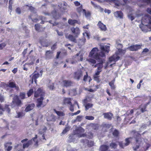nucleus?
<instances>
[{
	"instance_id": "18",
	"label": "nucleus",
	"mask_w": 151,
	"mask_h": 151,
	"mask_svg": "<svg viewBox=\"0 0 151 151\" xmlns=\"http://www.w3.org/2000/svg\"><path fill=\"white\" fill-rule=\"evenodd\" d=\"M66 4V3L64 2L63 4L60 3L58 5L61 11L63 12H65L67 9V5Z\"/></svg>"
},
{
	"instance_id": "35",
	"label": "nucleus",
	"mask_w": 151,
	"mask_h": 151,
	"mask_svg": "<svg viewBox=\"0 0 151 151\" xmlns=\"http://www.w3.org/2000/svg\"><path fill=\"white\" fill-rule=\"evenodd\" d=\"M102 68L101 66H100L99 67H98L96 71L95 74L93 75L98 76L100 73L101 72Z\"/></svg>"
},
{
	"instance_id": "36",
	"label": "nucleus",
	"mask_w": 151,
	"mask_h": 151,
	"mask_svg": "<svg viewBox=\"0 0 151 151\" xmlns=\"http://www.w3.org/2000/svg\"><path fill=\"white\" fill-rule=\"evenodd\" d=\"M71 99L70 98H65L63 100L64 104H72Z\"/></svg>"
},
{
	"instance_id": "30",
	"label": "nucleus",
	"mask_w": 151,
	"mask_h": 151,
	"mask_svg": "<svg viewBox=\"0 0 151 151\" xmlns=\"http://www.w3.org/2000/svg\"><path fill=\"white\" fill-rule=\"evenodd\" d=\"M33 16V14H31L29 16V17L30 19H31L32 22H37L39 21V19L37 18V15L36 14H35V18H32V17Z\"/></svg>"
},
{
	"instance_id": "24",
	"label": "nucleus",
	"mask_w": 151,
	"mask_h": 151,
	"mask_svg": "<svg viewBox=\"0 0 151 151\" xmlns=\"http://www.w3.org/2000/svg\"><path fill=\"white\" fill-rule=\"evenodd\" d=\"M13 102L14 104H22L21 100L17 96H15L14 97Z\"/></svg>"
},
{
	"instance_id": "55",
	"label": "nucleus",
	"mask_w": 151,
	"mask_h": 151,
	"mask_svg": "<svg viewBox=\"0 0 151 151\" xmlns=\"http://www.w3.org/2000/svg\"><path fill=\"white\" fill-rule=\"evenodd\" d=\"M35 30L37 31H39L40 29V25L39 24H36L35 25Z\"/></svg>"
},
{
	"instance_id": "53",
	"label": "nucleus",
	"mask_w": 151,
	"mask_h": 151,
	"mask_svg": "<svg viewBox=\"0 0 151 151\" xmlns=\"http://www.w3.org/2000/svg\"><path fill=\"white\" fill-rule=\"evenodd\" d=\"M20 98L22 99L25 98V94L24 92L20 93L19 95Z\"/></svg>"
},
{
	"instance_id": "45",
	"label": "nucleus",
	"mask_w": 151,
	"mask_h": 151,
	"mask_svg": "<svg viewBox=\"0 0 151 151\" xmlns=\"http://www.w3.org/2000/svg\"><path fill=\"white\" fill-rule=\"evenodd\" d=\"M34 91L32 88L30 89L27 93V94L28 97L30 96L33 93Z\"/></svg>"
},
{
	"instance_id": "7",
	"label": "nucleus",
	"mask_w": 151,
	"mask_h": 151,
	"mask_svg": "<svg viewBox=\"0 0 151 151\" xmlns=\"http://www.w3.org/2000/svg\"><path fill=\"white\" fill-rule=\"evenodd\" d=\"M9 105L5 104L4 107L0 105V115L3 114V112L6 111L8 113H9L10 111V108L9 107Z\"/></svg>"
},
{
	"instance_id": "40",
	"label": "nucleus",
	"mask_w": 151,
	"mask_h": 151,
	"mask_svg": "<svg viewBox=\"0 0 151 151\" xmlns=\"http://www.w3.org/2000/svg\"><path fill=\"white\" fill-rule=\"evenodd\" d=\"M52 13L53 18L55 19H56L58 18V15L56 11H52Z\"/></svg>"
},
{
	"instance_id": "27",
	"label": "nucleus",
	"mask_w": 151,
	"mask_h": 151,
	"mask_svg": "<svg viewBox=\"0 0 151 151\" xmlns=\"http://www.w3.org/2000/svg\"><path fill=\"white\" fill-rule=\"evenodd\" d=\"M68 22L69 24L74 26L76 24L78 23V21L77 20L75 19H69L68 21Z\"/></svg>"
},
{
	"instance_id": "28",
	"label": "nucleus",
	"mask_w": 151,
	"mask_h": 151,
	"mask_svg": "<svg viewBox=\"0 0 151 151\" xmlns=\"http://www.w3.org/2000/svg\"><path fill=\"white\" fill-rule=\"evenodd\" d=\"M47 120L49 122H55L56 120V117L53 114H52L48 116Z\"/></svg>"
},
{
	"instance_id": "49",
	"label": "nucleus",
	"mask_w": 151,
	"mask_h": 151,
	"mask_svg": "<svg viewBox=\"0 0 151 151\" xmlns=\"http://www.w3.org/2000/svg\"><path fill=\"white\" fill-rule=\"evenodd\" d=\"M110 146L111 147V148L115 149L116 148L117 145L115 143L112 142L110 144Z\"/></svg>"
},
{
	"instance_id": "56",
	"label": "nucleus",
	"mask_w": 151,
	"mask_h": 151,
	"mask_svg": "<svg viewBox=\"0 0 151 151\" xmlns=\"http://www.w3.org/2000/svg\"><path fill=\"white\" fill-rule=\"evenodd\" d=\"M85 118L87 120H93L94 119V118L92 116H86Z\"/></svg>"
},
{
	"instance_id": "44",
	"label": "nucleus",
	"mask_w": 151,
	"mask_h": 151,
	"mask_svg": "<svg viewBox=\"0 0 151 151\" xmlns=\"http://www.w3.org/2000/svg\"><path fill=\"white\" fill-rule=\"evenodd\" d=\"M70 129V127L69 126H67L66 127L63 131L61 133L62 134H66L68 131Z\"/></svg>"
},
{
	"instance_id": "26",
	"label": "nucleus",
	"mask_w": 151,
	"mask_h": 151,
	"mask_svg": "<svg viewBox=\"0 0 151 151\" xmlns=\"http://www.w3.org/2000/svg\"><path fill=\"white\" fill-rule=\"evenodd\" d=\"M103 115L105 118L109 120H111L112 119V116L113 115L112 114L110 113H105L103 114Z\"/></svg>"
},
{
	"instance_id": "63",
	"label": "nucleus",
	"mask_w": 151,
	"mask_h": 151,
	"mask_svg": "<svg viewBox=\"0 0 151 151\" xmlns=\"http://www.w3.org/2000/svg\"><path fill=\"white\" fill-rule=\"evenodd\" d=\"M128 17L129 18V19H130L131 21H132L134 19V17L132 16V14H130L129 15Z\"/></svg>"
},
{
	"instance_id": "54",
	"label": "nucleus",
	"mask_w": 151,
	"mask_h": 151,
	"mask_svg": "<svg viewBox=\"0 0 151 151\" xmlns=\"http://www.w3.org/2000/svg\"><path fill=\"white\" fill-rule=\"evenodd\" d=\"M25 115V114L22 112H20L17 113V118H20L24 116Z\"/></svg>"
},
{
	"instance_id": "13",
	"label": "nucleus",
	"mask_w": 151,
	"mask_h": 151,
	"mask_svg": "<svg viewBox=\"0 0 151 151\" xmlns=\"http://www.w3.org/2000/svg\"><path fill=\"white\" fill-rule=\"evenodd\" d=\"M63 86L65 87H70L72 86L73 82L70 80H64L63 81Z\"/></svg>"
},
{
	"instance_id": "25",
	"label": "nucleus",
	"mask_w": 151,
	"mask_h": 151,
	"mask_svg": "<svg viewBox=\"0 0 151 151\" xmlns=\"http://www.w3.org/2000/svg\"><path fill=\"white\" fill-rule=\"evenodd\" d=\"M40 43L43 47H47L50 45V43L48 42L47 40H45L43 41H40Z\"/></svg>"
},
{
	"instance_id": "3",
	"label": "nucleus",
	"mask_w": 151,
	"mask_h": 151,
	"mask_svg": "<svg viewBox=\"0 0 151 151\" xmlns=\"http://www.w3.org/2000/svg\"><path fill=\"white\" fill-rule=\"evenodd\" d=\"M132 139V137H129L125 139V143H123L122 142H119L120 147L122 148H124V147L128 146L131 142Z\"/></svg>"
},
{
	"instance_id": "50",
	"label": "nucleus",
	"mask_w": 151,
	"mask_h": 151,
	"mask_svg": "<svg viewBox=\"0 0 151 151\" xmlns=\"http://www.w3.org/2000/svg\"><path fill=\"white\" fill-rule=\"evenodd\" d=\"M82 118V116H77L76 119L74 120V122H75L76 121L81 122Z\"/></svg>"
},
{
	"instance_id": "42",
	"label": "nucleus",
	"mask_w": 151,
	"mask_h": 151,
	"mask_svg": "<svg viewBox=\"0 0 151 151\" xmlns=\"http://www.w3.org/2000/svg\"><path fill=\"white\" fill-rule=\"evenodd\" d=\"M34 60L33 59V60H32L31 62H29L27 63H25L24 65L23 69L27 71L28 70V69L27 68H26L25 67V65L26 64H27L28 65H32L34 64Z\"/></svg>"
},
{
	"instance_id": "5",
	"label": "nucleus",
	"mask_w": 151,
	"mask_h": 151,
	"mask_svg": "<svg viewBox=\"0 0 151 151\" xmlns=\"http://www.w3.org/2000/svg\"><path fill=\"white\" fill-rule=\"evenodd\" d=\"M85 131L84 129L81 127H78L74 131V134H76L79 137H84L85 134H82Z\"/></svg>"
},
{
	"instance_id": "9",
	"label": "nucleus",
	"mask_w": 151,
	"mask_h": 151,
	"mask_svg": "<svg viewBox=\"0 0 151 151\" xmlns=\"http://www.w3.org/2000/svg\"><path fill=\"white\" fill-rule=\"evenodd\" d=\"M100 48L101 50L100 52H102L105 54V53H108L110 51V47L108 45H101Z\"/></svg>"
},
{
	"instance_id": "10",
	"label": "nucleus",
	"mask_w": 151,
	"mask_h": 151,
	"mask_svg": "<svg viewBox=\"0 0 151 151\" xmlns=\"http://www.w3.org/2000/svg\"><path fill=\"white\" fill-rule=\"evenodd\" d=\"M65 38L68 39L70 41L74 42L75 43H77V40L76 39V38L78 37H76L75 35L73 36V35L69 34L68 35L67 34L65 35Z\"/></svg>"
},
{
	"instance_id": "39",
	"label": "nucleus",
	"mask_w": 151,
	"mask_h": 151,
	"mask_svg": "<svg viewBox=\"0 0 151 151\" xmlns=\"http://www.w3.org/2000/svg\"><path fill=\"white\" fill-rule=\"evenodd\" d=\"M113 135L116 137H118L119 136V132L116 129H115L112 133Z\"/></svg>"
},
{
	"instance_id": "38",
	"label": "nucleus",
	"mask_w": 151,
	"mask_h": 151,
	"mask_svg": "<svg viewBox=\"0 0 151 151\" xmlns=\"http://www.w3.org/2000/svg\"><path fill=\"white\" fill-rule=\"evenodd\" d=\"M25 6L26 7H29V10H30L31 12H32L33 13H34L35 12L36 9L34 7L31 6H29L28 4H25Z\"/></svg>"
},
{
	"instance_id": "52",
	"label": "nucleus",
	"mask_w": 151,
	"mask_h": 151,
	"mask_svg": "<svg viewBox=\"0 0 151 151\" xmlns=\"http://www.w3.org/2000/svg\"><path fill=\"white\" fill-rule=\"evenodd\" d=\"M93 78L94 80L96 81L98 83H99L100 82V80L99 79V76L93 75Z\"/></svg>"
},
{
	"instance_id": "21",
	"label": "nucleus",
	"mask_w": 151,
	"mask_h": 151,
	"mask_svg": "<svg viewBox=\"0 0 151 151\" xmlns=\"http://www.w3.org/2000/svg\"><path fill=\"white\" fill-rule=\"evenodd\" d=\"M97 60L99 62V63L95 65L94 66L93 68H96L97 67H99L100 66H102V68H103V64L105 61V59H100V60Z\"/></svg>"
},
{
	"instance_id": "62",
	"label": "nucleus",
	"mask_w": 151,
	"mask_h": 151,
	"mask_svg": "<svg viewBox=\"0 0 151 151\" xmlns=\"http://www.w3.org/2000/svg\"><path fill=\"white\" fill-rule=\"evenodd\" d=\"M6 45V44L5 43H2L0 44V50H2Z\"/></svg>"
},
{
	"instance_id": "15",
	"label": "nucleus",
	"mask_w": 151,
	"mask_h": 151,
	"mask_svg": "<svg viewBox=\"0 0 151 151\" xmlns=\"http://www.w3.org/2000/svg\"><path fill=\"white\" fill-rule=\"evenodd\" d=\"M33 75L31 79V83H33L34 81L36 84L37 83V79L39 77L40 74L39 73L33 74Z\"/></svg>"
},
{
	"instance_id": "8",
	"label": "nucleus",
	"mask_w": 151,
	"mask_h": 151,
	"mask_svg": "<svg viewBox=\"0 0 151 151\" xmlns=\"http://www.w3.org/2000/svg\"><path fill=\"white\" fill-rule=\"evenodd\" d=\"M82 76L83 73L82 71L81 70H79L74 73V78L77 80H79Z\"/></svg>"
},
{
	"instance_id": "12",
	"label": "nucleus",
	"mask_w": 151,
	"mask_h": 151,
	"mask_svg": "<svg viewBox=\"0 0 151 151\" xmlns=\"http://www.w3.org/2000/svg\"><path fill=\"white\" fill-rule=\"evenodd\" d=\"M70 30L72 33L75 35L76 37H78V35L80 33V30L78 27L76 28L72 27L71 28Z\"/></svg>"
},
{
	"instance_id": "22",
	"label": "nucleus",
	"mask_w": 151,
	"mask_h": 151,
	"mask_svg": "<svg viewBox=\"0 0 151 151\" xmlns=\"http://www.w3.org/2000/svg\"><path fill=\"white\" fill-rule=\"evenodd\" d=\"M26 107L24 110L26 112H27L33 109L35 106V104H28L27 106L26 105Z\"/></svg>"
},
{
	"instance_id": "60",
	"label": "nucleus",
	"mask_w": 151,
	"mask_h": 151,
	"mask_svg": "<svg viewBox=\"0 0 151 151\" xmlns=\"http://www.w3.org/2000/svg\"><path fill=\"white\" fill-rule=\"evenodd\" d=\"M134 113V110L133 109H132L130 110V111H128L127 112V114L128 115H131L133 114Z\"/></svg>"
},
{
	"instance_id": "58",
	"label": "nucleus",
	"mask_w": 151,
	"mask_h": 151,
	"mask_svg": "<svg viewBox=\"0 0 151 151\" xmlns=\"http://www.w3.org/2000/svg\"><path fill=\"white\" fill-rule=\"evenodd\" d=\"M57 43L54 44L51 47V49L52 50H54L57 48Z\"/></svg>"
},
{
	"instance_id": "34",
	"label": "nucleus",
	"mask_w": 151,
	"mask_h": 151,
	"mask_svg": "<svg viewBox=\"0 0 151 151\" xmlns=\"http://www.w3.org/2000/svg\"><path fill=\"white\" fill-rule=\"evenodd\" d=\"M7 87L11 88H16V85L14 82H12L8 83V84L6 85Z\"/></svg>"
},
{
	"instance_id": "19",
	"label": "nucleus",
	"mask_w": 151,
	"mask_h": 151,
	"mask_svg": "<svg viewBox=\"0 0 151 151\" xmlns=\"http://www.w3.org/2000/svg\"><path fill=\"white\" fill-rule=\"evenodd\" d=\"M12 143L10 142L6 143L4 145V148L6 149V151H10L12 149V146H11V145H12Z\"/></svg>"
},
{
	"instance_id": "43",
	"label": "nucleus",
	"mask_w": 151,
	"mask_h": 151,
	"mask_svg": "<svg viewBox=\"0 0 151 151\" xmlns=\"http://www.w3.org/2000/svg\"><path fill=\"white\" fill-rule=\"evenodd\" d=\"M87 61L89 62L90 64H95L96 63V61L95 60L90 58L87 59Z\"/></svg>"
},
{
	"instance_id": "51",
	"label": "nucleus",
	"mask_w": 151,
	"mask_h": 151,
	"mask_svg": "<svg viewBox=\"0 0 151 151\" xmlns=\"http://www.w3.org/2000/svg\"><path fill=\"white\" fill-rule=\"evenodd\" d=\"M83 13L86 17H89L91 15L90 13L88 11L86 12L85 9L83 10Z\"/></svg>"
},
{
	"instance_id": "6",
	"label": "nucleus",
	"mask_w": 151,
	"mask_h": 151,
	"mask_svg": "<svg viewBox=\"0 0 151 151\" xmlns=\"http://www.w3.org/2000/svg\"><path fill=\"white\" fill-rule=\"evenodd\" d=\"M45 94V92L41 88H39L34 92V97L35 98H37L39 96H43Z\"/></svg>"
},
{
	"instance_id": "48",
	"label": "nucleus",
	"mask_w": 151,
	"mask_h": 151,
	"mask_svg": "<svg viewBox=\"0 0 151 151\" xmlns=\"http://www.w3.org/2000/svg\"><path fill=\"white\" fill-rule=\"evenodd\" d=\"M48 88L50 90H53L55 88L54 83H49L48 86Z\"/></svg>"
},
{
	"instance_id": "31",
	"label": "nucleus",
	"mask_w": 151,
	"mask_h": 151,
	"mask_svg": "<svg viewBox=\"0 0 151 151\" xmlns=\"http://www.w3.org/2000/svg\"><path fill=\"white\" fill-rule=\"evenodd\" d=\"M147 104H141L139 106V109L142 113H143L146 111L147 105Z\"/></svg>"
},
{
	"instance_id": "64",
	"label": "nucleus",
	"mask_w": 151,
	"mask_h": 151,
	"mask_svg": "<svg viewBox=\"0 0 151 151\" xmlns=\"http://www.w3.org/2000/svg\"><path fill=\"white\" fill-rule=\"evenodd\" d=\"M150 145L148 144V143H147L146 144V148H145L143 147V148L145 150V151H146V150H147L148 148L150 147Z\"/></svg>"
},
{
	"instance_id": "61",
	"label": "nucleus",
	"mask_w": 151,
	"mask_h": 151,
	"mask_svg": "<svg viewBox=\"0 0 151 151\" xmlns=\"http://www.w3.org/2000/svg\"><path fill=\"white\" fill-rule=\"evenodd\" d=\"M93 105V104H86L85 106L86 110H88L89 108L91 107Z\"/></svg>"
},
{
	"instance_id": "33",
	"label": "nucleus",
	"mask_w": 151,
	"mask_h": 151,
	"mask_svg": "<svg viewBox=\"0 0 151 151\" xmlns=\"http://www.w3.org/2000/svg\"><path fill=\"white\" fill-rule=\"evenodd\" d=\"M53 111L59 117L63 116H65V114L62 111H57L55 109H54Z\"/></svg>"
},
{
	"instance_id": "57",
	"label": "nucleus",
	"mask_w": 151,
	"mask_h": 151,
	"mask_svg": "<svg viewBox=\"0 0 151 151\" xmlns=\"http://www.w3.org/2000/svg\"><path fill=\"white\" fill-rule=\"evenodd\" d=\"M16 12L18 14H20L21 13V10L20 8L19 7H17L15 10Z\"/></svg>"
},
{
	"instance_id": "59",
	"label": "nucleus",
	"mask_w": 151,
	"mask_h": 151,
	"mask_svg": "<svg viewBox=\"0 0 151 151\" xmlns=\"http://www.w3.org/2000/svg\"><path fill=\"white\" fill-rule=\"evenodd\" d=\"M47 130V127H44L42 129V131H40L39 132V133L41 134H42L45 132L46 130Z\"/></svg>"
},
{
	"instance_id": "2",
	"label": "nucleus",
	"mask_w": 151,
	"mask_h": 151,
	"mask_svg": "<svg viewBox=\"0 0 151 151\" xmlns=\"http://www.w3.org/2000/svg\"><path fill=\"white\" fill-rule=\"evenodd\" d=\"M136 143L134 147H133L134 150H136L139 149L142 142L141 135L139 133H137L134 137Z\"/></svg>"
},
{
	"instance_id": "46",
	"label": "nucleus",
	"mask_w": 151,
	"mask_h": 151,
	"mask_svg": "<svg viewBox=\"0 0 151 151\" xmlns=\"http://www.w3.org/2000/svg\"><path fill=\"white\" fill-rule=\"evenodd\" d=\"M118 50L119 55L122 54L124 55L126 52V50H123L122 49L118 48Z\"/></svg>"
},
{
	"instance_id": "20",
	"label": "nucleus",
	"mask_w": 151,
	"mask_h": 151,
	"mask_svg": "<svg viewBox=\"0 0 151 151\" xmlns=\"http://www.w3.org/2000/svg\"><path fill=\"white\" fill-rule=\"evenodd\" d=\"M53 53L52 51L50 50L46 51L45 54V58L47 59H49L51 58L52 55Z\"/></svg>"
},
{
	"instance_id": "14",
	"label": "nucleus",
	"mask_w": 151,
	"mask_h": 151,
	"mask_svg": "<svg viewBox=\"0 0 151 151\" xmlns=\"http://www.w3.org/2000/svg\"><path fill=\"white\" fill-rule=\"evenodd\" d=\"M81 141L83 143L86 142L88 147H91L94 145V142L93 141H89L86 139H82Z\"/></svg>"
},
{
	"instance_id": "4",
	"label": "nucleus",
	"mask_w": 151,
	"mask_h": 151,
	"mask_svg": "<svg viewBox=\"0 0 151 151\" xmlns=\"http://www.w3.org/2000/svg\"><path fill=\"white\" fill-rule=\"evenodd\" d=\"M142 45V44L139 45L137 44L133 45L129 47L127 49L131 51H137L141 48Z\"/></svg>"
},
{
	"instance_id": "23",
	"label": "nucleus",
	"mask_w": 151,
	"mask_h": 151,
	"mask_svg": "<svg viewBox=\"0 0 151 151\" xmlns=\"http://www.w3.org/2000/svg\"><path fill=\"white\" fill-rule=\"evenodd\" d=\"M69 95L71 96H75L77 95V89L74 88L73 89H70L69 91Z\"/></svg>"
},
{
	"instance_id": "47",
	"label": "nucleus",
	"mask_w": 151,
	"mask_h": 151,
	"mask_svg": "<svg viewBox=\"0 0 151 151\" xmlns=\"http://www.w3.org/2000/svg\"><path fill=\"white\" fill-rule=\"evenodd\" d=\"M43 99L44 98L43 96H40V97L37 100L38 104H42Z\"/></svg>"
},
{
	"instance_id": "16",
	"label": "nucleus",
	"mask_w": 151,
	"mask_h": 151,
	"mask_svg": "<svg viewBox=\"0 0 151 151\" xmlns=\"http://www.w3.org/2000/svg\"><path fill=\"white\" fill-rule=\"evenodd\" d=\"M120 59V57L116 55H113L109 58V60L110 63L112 61L116 62Z\"/></svg>"
},
{
	"instance_id": "41",
	"label": "nucleus",
	"mask_w": 151,
	"mask_h": 151,
	"mask_svg": "<svg viewBox=\"0 0 151 151\" xmlns=\"http://www.w3.org/2000/svg\"><path fill=\"white\" fill-rule=\"evenodd\" d=\"M84 9H83V6L81 5L80 6L77 8L76 11L79 14H80L82 12L83 13V10Z\"/></svg>"
},
{
	"instance_id": "32",
	"label": "nucleus",
	"mask_w": 151,
	"mask_h": 151,
	"mask_svg": "<svg viewBox=\"0 0 151 151\" xmlns=\"http://www.w3.org/2000/svg\"><path fill=\"white\" fill-rule=\"evenodd\" d=\"M109 148V146L105 145H103L101 146L100 149L101 151H107Z\"/></svg>"
},
{
	"instance_id": "37",
	"label": "nucleus",
	"mask_w": 151,
	"mask_h": 151,
	"mask_svg": "<svg viewBox=\"0 0 151 151\" xmlns=\"http://www.w3.org/2000/svg\"><path fill=\"white\" fill-rule=\"evenodd\" d=\"M114 82L115 80L114 79L109 83V85L112 90H114L116 88V86L114 85Z\"/></svg>"
},
{
	"instance_id": "17",
	"label": "nucleus",
	"mask_w": 151,
	"mask_h": 151,
	"mask_svg": "<svg viewBox=\"0 0 151 151\" xmlns=\"http://www.w3.org/2000/svg\"><path fill=\"white\" fill-rule=\"evenodd\" d=\"M114 15L115 17L122 19L123 17V14L121 11H117L114 12Z\"/></svg>"
},
{
	"instance_id": "11",
	"label": "nucleus",
	"mask_w": 151,
	"mask_h": 151,
	"mask_svg": "<svg viewBox=\"0 0 151 151\" xmlns=\"http://www.w3.org/2000/svg\"><path fill=\"white\" fill-rule=\"evenodd\" d=\"M97 26L101 31L105 32L107 30L106 26L101 21L98 22Z\"/></svg>"
},
{
	"instance_id": "29",
	"label": "nucleus",
	"mask_w": 151,
	"mask_h": 151,
	"mask_svg": "<svg viewBox=\"0 0 151 151\" xmlns=\"http://www.w3.org/2000/svg\"><path fill=\"white\" fill-rule=\"evenodd\" d=\"M32 140L27 141V143H24L23 145V148L24 149L28 147L29 146L32 144Z\"/></svg>"
},
{
	"instance_id": "1",
	"label": "nucleus",
	"mask_w": 151,
	"mask_h": 151,
	"mask_svg": "<svg viewBox=\"0 0 151 151\" xmlns=\"http://www.w3.org/2000/svg\"><path fill=\"white\" fill-rule=\"evenodd\" d=\"M99 50L97 47L93 48L90 52L89 56L97 60L100 59H103V57L105 58L106 55L104 53L102 52H98Z\"/></svg>"
}]
</instances>
